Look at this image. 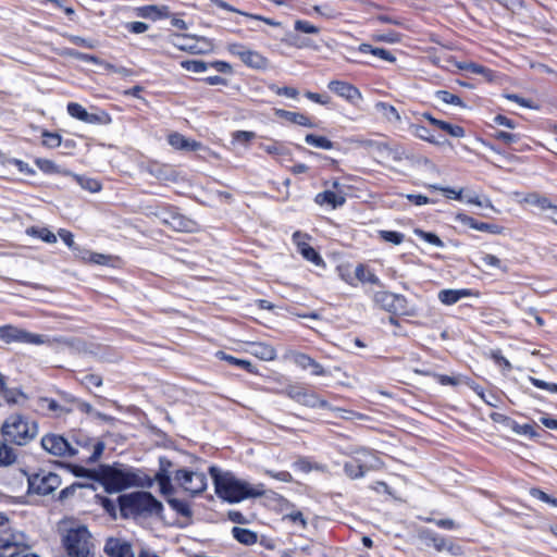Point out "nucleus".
I'll return each mask as SVG.
<instances>
[{
  "mask_svg": "<svg viewBox=\"0 0 557 557\" xmlns=\"http://www.w3.org/2000/svg\"><path fill=\"white\" fill-rule=\"evenodd\" d=\"M181 66L186 71L200 73L209 69V62H205L202 60H185L181 62Z\"/></svg>",
  "mask_w": 557,
  "mask_h": 557,
  "instance_id": "obj_55",
  "label": "nucleus"
},
{
  "mask_svg": "<svg viewBox=\"0 0 557 557\" xmlns=\"http://www.w3.org/2000/svg\"><path fill=\"white\" fill-rule=\"evenodd\" d=\"M35 164L38 169L45 174H61L63 173L58 164H55L52 160L36 158Z\"/></svg>",
  "mask_w": 557,
  "mask_h": 557,
  "instance_id": "obj_48",
  "label": "nucleus"
},
{
  "mask_svg": "<svg viewBox=\"0 0 557 557\" xmlns=\"http://www.w3.org/2000/svg\"><path fill=\"white\" fill-rule=\"evenodd\" d=\"M122 519L164 518L163 504L150 492L135 491L121 494L116 499Z\"/></svg>",
  "mask_w": 557,
  "mask_h": 557,
  "instance_id": "obj_3",
  "label": "nucleus"
},
{
  "mask_svg": "<svg viewBox=\"0 0 557 557\" xmlns=\"http://www.w3.org/2000/svg\"><path fill=\"white\" fill-rule=\"evenodd\" d=\"M150 480H153V483L157 482L159 484L160 494L166 497H172L175 493V488L172 484L171 474H165V471H157L154 478L150 476Z\"/></svg>",
  "mask_w": 557,
  "mask_h": 557,
  "instance_id": "obj_25",
  "label": "nucleus"
},
{
  "mask_svg": "<svg viewBox=\"0 0 557 557\" xmlns=\"http://www.w3.org/2000/svg\"><path fill=\"white\" fill-rule=\"evenodd\" d=\"M61 466L67 468L77 478H87L92 481H96V478H98V469H87L79 465H73V463H60Z\"/></svg>",
  "mask_w": 557,
  "mask_h": 557,
  "instance_id": "obj_40",
  "label": "nucleus"
},
{
  "mask_svg": "<svg viewBox=\"0 0 557 557\" xmlns=\"http://www.w3.org/2000/svg\"><path fill=\"white\" fill-rule=\"evenodd\" d=\"M40 445L45 451L55 457H75L78 449L69 438L55 433H47L41 437Z\"/></svg>",
  "mask_w": 557,
  "mask_h": 557,
  "instance_id": "obj_10",
  "label": "nucleus"
},
{
  "mask_svg": "<svg viewBox=\"0 0 557 557\" xmlns=\"http://www.w3.org/2000/svg\"><path fill=\"white\" fill-rule=\"evenodd\" d=\"M428 375H431L438 384L441 385H450V386H457L461 383L460 375L457 376H450L447 374H441L436 372H426Z\"/></svg>",
  "mask_w": 557,
  "mask_h": 557,
  "instance_id": "obj_54",
  "label": "nucleus"
},
{
  "mask_svg": "<svg viewBox=\"0 0 557 557\" xmlns=\"http://www.w3.org/2000/svg\"><path fill=\"white\" fill-rule=\"evenodd\" d=\"M375 109L388 122H398V121H400V115H399L397 109L394 106H392V104H389L387 102H384V101L376 102Z\"/></svg>",
  "mask_w": 557,
  "mask_h": 557,
  "instance_id": "obj_39",
  "label": "nucleus"
},
{
  "mask_svg": "<svg viewBox=\"0 0 557 557\" xmlns=\"http://www.w3.org/2000/svg\"><path fill=\"white\" fill-rule=\"evenodd\" d=\"M59 236L61 237V239L64 242V244L73 251V252H81V249L78 247V245L75 243L74 240V236L72 234V232L65 230V228H60L59 232H58Z\"/></svg>",
  "mask_w": 557,
  "mask_h": 557,
  "instance_id": "obj_64",
  "label": "nucleus"
},
{
  "mask_svg": "<svg viewBox=\"0 0 557 557\" xmlns=\"http://www.w3.org/2000/svg\"><path fill=\"white\" fill-rule=\"evenodd\" d=\"M358 50L362 53H371L372 55L379 57L380 59L387 62H395L396 58L393 53L384 48L373 47L370 44H361Z\"/></svg>",
  "mask_w": 557,
  "mask_h": 557,
  "instance_id": "obj_31",
  "label": "nucleus"
},
{
  "mask_svg": "<svg viewBox=\"0 0 557 557\" xmlns=\"http://www.w3.org/2000/svg\"><path fill=\"white\" fill-rule=\"evenodd\" d=\"M327 88L338 97L345 99L352 106H358L362 100V94L358 87L345 81L333 79L329 82Z\"/></svg>",
  "mask_w": 557,
  "mask_h": 557,
  "instance_id": "obj_14",
  "label": "nucleus"
},
{
  "mask_svg": "<svg viewBox=\"0 0 557 557\" xmlns=\"http://www.w3.org/2000/svg\"><path fill=\"white\" fill-rule=\"evenodd\" d=\"M370 469L371 466L367 465L360 456L352 457L344 463V472L350 479L362 478Z\"/></svg>",
  "mask_w": 557,
  "mask_h": 557,
  "instance_id": "obj_20",
  "label": "nucleus"
},
{
  "mask_svg": "<svg viewBox=\"0 0 557 557\" xmlns=\"http://www.w3.org/2000/svg\"><path fill=\"white\" fill-rule=\"evenodd\" d=\"M209 474L213 480L216 496L230 504L261 497L265 494L264 484L259 483L251 486L248 482L237 479L231 471L221 473L216 466L209 468Z\"/></svg>",
  "mask_w": 557,
  "mask_h": 557,
  "instance_id": "obj_2",
  "label": "nucleus"
},
{
  "mask_svg": "<svg viewBox=\"0 0 557 557\" xmlns=\"http://www.w3.org/2000/svg\"><path fill=\"white\" fill-rule=\"evenodd\" d=\"M433 126L455 138H461L466 135V129L462 126L443 120L433 122Z\"/></svg>",
  "mask_w": 557,
  "mask_h": 557,
  "instance_id": "obj_35",
  "label": "nucleus"
},
{
  "mask_svg": "<svg viewBox=\"0 0 557 557\" xmlns=\"http://www.w3.org/2000/svg\"><path fill=\"white\" fill-rule=\"evenodd\" d=\"M41 403L47 404L48 410L55 412L58 417L61 414H67L73 411V408H66V406L60 405L55 399L49 397H42Z\"/></svg>",
  "mask_w": 557,
  "mask_h": 557,
  "instance_id": "obj_53",
  "label": "nucleus"
},
{
  "mask_svg": "<svg viewBox=\"0 0 557 557\" xmlns=\"http://www.w3.org/2000/svg\"><path fill=\"white\" fill-rule=\"evenodd\" d=\"M529 494L543 503L548 504L550 507L557 508V497L552 496L544 491H542L540 487H531L529 490Z\"/></svg>",
  "mask_w": 557,
  "mask_h": 557,
  "instance_id": "obj_51",
  "label": "nucleus"
},
{
  "mask_svg": "<svg viewBox=\"0 0 557 557\" xmlns=\"http://www.w3.org/2000/svg\"><path fill=\"white\" fill-rule=\"evenodd\" d=\"M377 236L381 240L393 245H400L405 240V234L397 231L380 230Z\"/></svg>",
  "mask_w": 557,
  "mask_h": 557,
  "instance_id": "obj_47",
  "label": "nucleus"
},
{
  "mask_svg": "<svg viewBox=\"0 0 557 557\" xmlns=\"http://www.w3.org/2000/svg\"><path fill=\"white\" fill-rule=\"evenodd\" d=\"M294 28L297 32L306 33V34H314L318 35L320 33V28L309 21L306 20H296L294 23Z\"/></svg>",
  "mask_w": 557,
  "mask_h": 557,
  "instance_id": "obj_60",
  "label": "nucleus"
},
{
  "mask_svg": "<svg viewBox=\"0 0 557 557\" xmlns=\"http://www.w3.org/2000/svg\"><path fill=\"white\" fill-rule=\"evenodd\" d=\"M314 202L321 207L325 206L334 210L345 205L346 197L333 190H324L315 195Z\"/></svg>",
  "mask_w": 557,
  "mask_h": 557,
  "instance_id": "obj_19",
  "label": "nucleus"
},
{
  "mask_svg": "<svg viewBox=\"0 0 557 557\" xmlns=\"http://www.w3.org/2000/svg\"><path fill=\"white\" fill-rule=\"evenodd\" d=\"M307 389L308 388L305 385H300V384L287 385L285 388V394L290 399H293L299 404Z\"/></svg>",
  "mask_w": 557,
  "mask_h": 557,
  "instance_id": "obj_59",
  "label": "nucleus"
},
{
  "mask_svg": "<svg viewBox=\"0 0 557 557\" xmlns=\"http://www.w3.org/2000/svg\"><path fill=\"white\" fill-rule=\"evenodd\" d=\"M28 493L46 496L61 484V478L54 472L34 473L28 476Z\"/></svg>",
  "mask_w": 557,
  "mask_h": 557,
  "instance_id": "obj_12",
  "label": "nucleus"
},
{
  "mask_svg": "<svg viewBox=\"0 0 557 557\" xmlns=\"http://www.w3.org/2000/svg\"><path fill=\"white\" fill-rule=\"evenodd\" d=\"M476 231L493 234V235H499L504 232V226L495 223H486L478 221L475 228Z\"/></svg>",
  "mask_w": 557,
  "mask_h": 557,
  "instance_id": "obj_61",
  "label": "nucleus"
},
{
  "mask_svg": "<svg viewBox=\"0 0 557 557\" xmlns=\"http://www.w3.org/2000/svg\"><path fill=\"white\" fill-rule=\"evenodd\" d=\"M511 431L518 435H524L532 440L540 437L542 433H546V431L541 428H539L537 431L532 424H519L516 420Z\"/></svg>",
  "mask_w": 557,
  "mask_h": 557,
  "instance_id": "obj_37",
  "label": "nucleus"
},
{
  "mask_svg": "<svg viewBox=\"0 0 557 557\" xmlns=\"http://www.w3.org/2000/svg\"><path fill=\"white\" fill-rule=\"evenodd\" d=\"M66 111L71 117L84 123L86 122L87 115L89 113L82 104L77 102H69L66 106Z\"/></svg>",
  "mask_w": 557,
  "mask_h": 557,
  "instance_id": "obj_50",
  "label": "nucleus"
},
{
  "mask_svg": "<svg viewBox=\"0 0 557 557\" xmlns=\"http://www.w3.org/2000/svg\"><path fill=\"white\" fill-rule=\"evenodd\" d=\"M154 215L163 225L176 232L191 233L197 230L196 221L181 213L176 206L170 203L158 206Z\"/></svg>",
  "mask_w": 557,
  "mask_h": 557,
  "instance_id": "obj_6",
  "label": "nucleus"
},
{
  "mask_svg": "<svg viewBox=\"0 0 557 557\" xmlns=\"http://www.w3.org/2000/svg\"><path fill=\"white\" fill-rule=\"evenodd\" d=\"M26 233L30 236L38 237L48 244H54L57 242V236L47 227L32 226L27 228Z\"/></svg>",
  "mask_w": 557,
  "mask_h": 557,
  "instance_id": "obj_42",
  "label": "nucleus"
},
{
  "mask_svg": "<svg viewBox=\"0 0 557 557\" xmlns=\"http://www.w3.org/2000/svg\"><path fill=\"white\" fill-rule=\"evenodd\" d=\"M174 480L190 497L203 493L208 485L207 475L203 472L191 471L187 468L176 470Z\"/></svg>",
  "mask_w": 557,
  "mask_h": 557,
  "instance_id": "obj_8",
  "label": "nucleus"
},
{
  "mask_svg": "<svg viewBox=\"0 0 557 557\" xmlns=\"http://www.w3.org/2000/svg\"><path fill=\"white\" fill-rule=\"evenodd\" d=\"M275 114L280 119H283L285 121H288L290 123H294V124H297L300 126H305V127H313L314 126V124L312 123L310 117L304 113L287 111L284 109H277V110H275Z\"/></svg>",
  "mask_w": 557,
  "mask_h": 557,
  "instance_id": "obj_24",
  "label": "nucleus"
},
{
  "mask_svg": "<svg viewBox=\"0 0 557 557\" xmlns=\"http://www.w3.org/2000/svg\"><path fill=\"white\" fill-rule=\"evenodd\" d=\"M11 537H14L11 535ZM22 549L18 543L13 539H0V557H16Z\"/></svg>",
  "mask_w": 557,
  "mask_h": 557,
  "instance_id": "obj_34",
  "label": "nucleus"
},
{
  "mask_svg": "<svg viewBox=\"0 0 557 557\" xmlns=\"http://www.w3.org/2000/svg\"><path fill=\"white\" fill-rule=\"evenodd\" d=\"M97 503L102 506L104 511L112 518L116 519V506L112 499L107 496L96 495Z\"/></svg>",
  "mask_w": 557,
  "mask_h": 557,
  "instance_id": "obj_58",
  "label": "nucleus"
},
{
  "mask_svg": "<svg viewBox=\"0 0 557 557\" xmlns=\"http://www.w3.org/2000/svg\"><path fill=\"white\" fill-rule=\"evenodd\" d=\"M0 432L5 442L25 446L38 434V424L27 416L12 413L3 421Z\"/></svg>",
  "mask_w": 557,
  "mask_h": 557,
  "instance_id": "obj_4",
  "label": "nucleus"
},
{
  "mask_svg": "<svg viewBox=\"0 0 557 557\" xmlns=\"http://www.w3.org/2000/svg\"><path fill=\"white\" fill-rule=\"evenodd\" d=\"M298 252L307 260L318 267H324L325 262L321 255L308 243H298Z\"/></svg>",
  "mask_w": 557,
  "mask_h": 557,
  "instance_id": "obj_28",
  "label": "nucleus"
},
{
  "mask_svg": "<svg viewBox=\"0 0 557 557\" xmlns=\"http://www.w3.org/2000/svg\"><path fill=\"white\" fill-rule=\"evenodd\" d=\"M62 137L58 133L45 131L42 133V145L48 148H57L61 145Z\"/></svg>",
  "mask_w": 557,
  "mask_h": 557,
  "instance_id": "obj_63",
  "label": "nucleus"
},
{
  "mask_svg": "<svg viewBox=\"0 0 557 557\" xmlns=\"http://www.w3.org/2000/svg\"><path fill=\"white\" fill-rule=\"evenodd\" d=\"M227 51L240 59V61L251 69H265L268 59L260 52L248 49L245 45L233 42L227 45Z\"/></svg>",
  "mask_w": 557,
  "mask_h": 557,
  "instance_id": "obj_13",
  "label": "nucleus"
},
{
  "mask_svg": "<svg viewBox=\"0 0 557 557\" xmlns=\"http://www.w3.org/2000/svg\"><path fill=\"white\" fill-rule=\"evenodd\" d=\"M104 552L110 557H135L131 543L120 539H109Z\"/></svg>",
  "mask_w": 557,
  "mask_h": 557,
  "instance_id": "obj_17",
  "label": "nucleus"
},
{
  "mask_svg": "<svg viewBox=\"0 0 557 557\" xmlns=\"http://www.w3.org/2000/svg\"><path fill=\"white\" fill-rule=\"evenodd\" d=\"M305 141L310 146L326 150L333 149L336 146V143L332 141L327 137L315 134H307Z\"/></svg>",
  "mask_w": 557,
  "mask_h": 557,
  "instance_id": "obj_38",
  "label": "nucleus"
},
{
  "mask_svg": "<svg viewBox=\"0 0 557 557\" xmlns=\"http://www.w3.org/2000/svg\"><path fill=\"white\" fill-rule=\"evenodd\" d=\"M166 503L177 515L187 519L193 517V510L190 504L187 500L178 499L175 497H166Z\"/></svg>",
  "mask_w": 557,
  "mask_h": 557,
  "instance_id": "obj_32",
  "label": "nucleus"
},
{
  "mask_svg": "<svg viewBox=\"0 0 557 557\" xmlns=\"http://www.w3.org/2000/svg\"><path fill=\"white\" fill-rule=\"evenodd\" d=\"M474 295L475 293L470 288L443 289L438 293V299L442 304L451 306L465 297H471Z\"/></svg>",
  "mask_w": 557,
  "mask_h": 557,
  "instance_id": "obj_22",
  "label": "nucleus"
},
{
  "mask_svg": "<svg viewBox=\"0 0 557 557\" xmlns=\"http://www.w3.org/2000/svg\"><path fill=\"white\" fill-rule=\"evenodd\" d=\"M0 341L5 344L26 343L33 345H42L46 343L44 335L30 333L12 324L0 326Z\"/></svg>",
  "mask_w": 557,
  "mask_h": 557,
  "instance_id": "obj_11",
  "label": "nucleus"
},
{
  "mask_svg": "<svg viewBox=\"0 0 557 557\" xmlns=\"http://www.w3.org/2000/svg\"><path fill=\"white\" fill-rule=\"evenodd\" d=\"M372 300L384 311L401 317H413L414 310L409 307L408 299L401 294L379 290L372 294Z\"/></svg>",
  "mask_w": 557,
  "mask_h": 557,
  "instance_id": "obj_7",
  "label": "nucleus"
},
{
  "mask_svg": "<svg viewBox=\"0 0 557 557\" xmlns=\"http://www.w3.org/2000/svg\"><path fill=\"white\" fill-rule=\"evenodd\" d=\"M0 395L8 404H16L17 397H25V394L18 388H9L7 386V377L3 375V385H0Z\"/></svg>",
  "mask_w": 557,
  "mask_h": 557,
  "instance_id": "obj_43",
  "label": "nucleus"
},
{
  "mask_svg": "<svg viewBox=\"0 0 557 557\" xmlns=\"http://www.w3.org/2000/svg\"><path fill=\"white\" fill-rule=\"evenodd\" d=\"M434 96L436 99L441 100L444 103L457 106L460 108L467 107L466 103L463 102V100L459 96L454 95V94L449 92L448 90H436Z\"/></svg>",
  "mask_w": 557,
  "mask_h": 557,
  "instance_id": "obj_45",
  "label": "nucleus"
},
{
  "mask_svg": "<svg viewBox=\"0 0 557 557\" xmlns=\"http://www.w3.org/2000/svg\"><path fill=\"white\" fill-rule=\"evenodd\" d=\"M356 282L361 284H371L377 287H384L381 278L366 263H358L355 269Z\"/></svg>",
  "mask_w": 557,
  "mask_h": 557,
  "instance_id": "obj_21",
  "label": "nucleus"
},
{
  "mask_svg": "<svg viewBox=\"0 0 557 557\" xmlns=\"http://www.w3.org/2000/svg\"><path fill=\"white\" fill-rule=\"evenodd\" d=\"M168 143L176 150L197 151L201 148V143L189 139L178 132H173L168 136Z\"/></svg>",
  "mask_w": 557,
  "mask_h": 557,
  "instance_id": "obj_18",
  "label": "nucleus"
},
{
  "mask_svg": "<svg viewBox=\"0 0 557 557\" xmlns=\"http://www.w3.org/2000/svg\"><path fill=\"white\" fill-rule=\"evenodd\" d=\"M96 482L100 483L109 494L119 493L129 487L149 488L153 485V480H150V476L143 470L127 467L121 462L100 465Z\"/></svg>",
  "mask_w": 557,
  "mask_h": 557,
  "instance_id": "obj_1",
  "label": "nucleus"
},
{
  "mask_svg": "<svg viewBox=\"0 0 557 557\" xmlns=\"http://www.w3.org/2000/svg\"><path fill=\"white\" fill-rule=\"evenodd\" d=\"M491 137L507 146L517 144L521 139V136L519 134L508 133L500 129H495V132L491 134Z\"/></svg>",
  "mask_w": 557,
  "mask_h": 557,
  "instance_id": "obj_46",
  "label": "nucleus"
},
{
  "mask_svg": "<svg viewBox=\"0 0 557 557\" xmlns=\"http://www.w3.org/2000/svg\"><path fill=\"white\" fill-rule=\"evenodd\" d=\"M411 133L419 139L428 141L430 144L438 145L440 141L435 138L431 129L420 123H413L410 126Z\"/></svg>",
  "mask_w": 557,
  "mask_h": 557,
  "instance_id": "obj_36",
  "label": "nucleus"
},
{
  "mask_svg": "<svg viewBox=\"0 0 557 557\" xmlns=\"http://www.w3.org/2000/svg\"><path fill=\"white\" fill-rule=\"evenodd\" d=\"M304 406L310 408L329 409L330 403L326 399L321 398L315 392L307 389L301 398L300 403Z\"/></svg>",
  "mask_w": 557,
  "mask_h": 557,
  "instance_id": "obj_29",
  "label": "nucleus"
},
{
  "mask_svg": "<svg viewBox=\"0 0 557 557\" xmlns=\"http://www.w3.org/2000/svg\"><path fill=\"white\" fill-rule=\"evenodd\" d=\"M69 441L71 444L78 449V447L83 449L92 448V453L86 457L82 458V461L86 463H95L97 462L104 450V443L99 440H95L90 437L87 433L82 430H73L70 432Z\"/></svg>",
  "mask_w": 557,
  "mask_h": 557,
  "instance_id": "obj_9",
  "label": "nucleus"
},
{
  "mask_svg": "<svg viewBox=\"0 0 557 557\" xmlns=\"http://www.w3.org/2000/svg\"><path fill=\"white\" fill-rule=\"evenodd\" d=\"M65 53H66V55L71 57L75 60H78V61L88 62V63H92V64L100 63V60L97 55L84 53V52H81L75 49H67Z\"/></svg>",
  "mask_w": 557,
  "mask_h": 557,
  "instance_id": "obj_56",
  "label": "nucleus"
},
{
  "mask_svg": "<svg viewBox=\"0 0 557 557\" xmlns=\"http://www.w3.org/2000/svg\"><path fill=\"white\" fill-rule=\"evenodd\" d=\"M422 537L425 540L428 546L432 545L433 548L438 553L447 550L454 556L460 553V546L456 545L451 541H448L445 536L440 535L433 531H423Z\"/></svg>",
  "mask_w": 557,
  "mask_h": 557,
  "instance_id": "obj_15",
  "label": "nucleus"
},
{
  "mask_svg": "<svg viewBox=\"0 0 557 557\" xmlns=\"http://www.w3.org/2000/svg\"><path fill=\"white\" fill-rule=\"evenodd\" d=\"M62 546L69 557H94L91 534L86 525L70 528L62 537Z\"/></svg>",
  "mask_w": 557,
  "mask_h": 557,
  "instance_id": "obj_5",
  "label": "nucleus"
},
{
  "mask_svg": "<svg viewBox=\"0 0 557 557\" xmlns=\"http://www.w3.org/2000/svg\"><path fill=\"white\" fill-rule=\"evenodd\" d=\"M233 537L243 545H253L258 541V534L249 529L234 527L232 529Z\"/></svg>",
  "mask_w": 557,
  "mask_h": 557,
  "instance_id": "obj_30",
  "label": "nucleus"
},
{
  "mask_svg": "<svg viewBox=\"0 0 557 557\" xmlns=\"http://www.w3.org/2000/svg\"><path fill=\"white\" fill-rule=\"evenodd\" d=\"M9 444L0 440V467H9L16 462L17 455Z\"/></svg>",
  "mask_w": 557,
  "mask_h": 557,
  "instance_id": "obj_33",
  "label": "nucleus"
},
{
  "mask_svg": "<svg viewBox=\"0 0 557 557\" xmlns=\"http://www.w3.org/2000/svg\"><path fill=\"white\" fill-rule=\"evenodd\" d=\"M524 201L532 206L539 207L542 210L554 208L550 200L546 196L539 193H530L525 196Z\"/></svg>",
  "mask_w": 557,
  "mask_h": 557,
  "instance_id": "obj_44",
  "label": "nucleus"
},
{
  "mask_svg": "<svg viewBox=\"0 0 557 557\" xmlns=\"http://www.w3.org/2000/svg\"><path fill=\"white\" fill-rule=\"evenodd\" d=\"M83 487H92L94 488V485L85 484V483H81V482H74L71 485H69L60 491L58 500L63 502V500L67 499L69 497H71L75 494L77 488H83Z\"/></svg>",
  "mask_w": 557,
  "mask_h": 557,
  "instance_id": "obj_57",
  "label": "nucleus"
},
{
  "mask_svg": "<svg viewBox=\"0 0 557 557\" xmlns=\"http://www.w3.org/2000/svg\"><path fill=\"white\" fill-rule=\"evenodd\" d=\"M290 360L302 370H311L312 375L324 376L327 374V371L324 367L311 358L309 355L301 351H292Z\"/></svg>",
  "mask_w": 557,
  "mask_h": 557,
  "instance_id": "obj_16",
  "label": "nucleus"
},
{
  "mask_svg": "<svg viewBox=\"0 0 557 557\" xmlns=\"http://www.w3.org/2000/svg\"><path fill=\"white\" fill-rule=\"evenodd\" d=\"M111 122V115L104 110H99L97 113H88L85 123L96 125H108Z\"/></svg>",
  "mask_w": 557,
  "mask_h": 557,
  "instance_id": "obj_49",
  "label": "nucleus"
},
{
  "mask_svg": "<svg viewBox=\"0 0 557 557\" xmlns=\"http://www.w3.org/2000/svg\"><path fill=\"white\" fill-rule=\"evenodd\" d=\"M137 15L144 18H151L153 21L165 18L170 16L169 7L166 5H144L137 9Z\"/></svg>",
  "mask_w": 557,
  "mask_h": 557,
  "instance_id": "obj_23",
  "label": "nucleus"
},
{
  "mask_svg": "<svg viewBox=\"0 0 557 557\" xmlns=\"http://www.w3.org/2000/svg\"><path fill=\"white\" fill-rule=\"evenodd\" d=\"M83 260H86L90 263L99 264V265H111L114 257L111 255H104L99 252H91L88 250L84 251L82 256Z\"/></svg>",
  "mask_w": 557,
  "mask_h": 557,
  "instance_id": "obj_41",
  "label": "nucleus"
},
{
  "mask_svg": "<svg viewBox=\"0 0 557 557\" xmlns=\"http://www.w3.org/2000/svg\"><path fill=\"white\" fill-rule=\"evenodd\" d=\"M215 356L218 359L226 361L231 366L242 368L250 374H253L257 372L255 366L249 360L236 358V357L228 355L222 350H219L215 354Z\"/></svg>",
  "mask_w": 557,
  "mask_h": 557,
  "instance_id": "obj_26",
  "label": "nucleus"
},
{
  "mask_svg": "<svg viewBox=\"0 0 557 557\" xmlns=\"http://www.w3.org/2000/svg\"><path fill=\"white\" fill-rule=\"evenodd\" d=\"M413 233L419 238L423 239L424 242H426V243H429L431 245H434V246L440 247V248H443L445 246L444 242L435 233L426 232V231L421 230V228H414Z\"/></svg>",
  "mask_w": 557,
  "mask_h": 557,
  "instance_id": "obj_52",
  "label": "nucleus"
},
{
  "mask_svg": "<svg viewBox=\"0 0 557 557\" xmlns=\"http://www.w3.org/2000/svg\"><path fill=\"white\" fill-rule=\"evenodd\" d=\"M65 175H71L73 180L85 190L90 193H98L101 190V183L92 177H88L86 175L74 174L69 171L64 172Z\"/></svg>",
  "mask_w": 557,
  "mask_h": 557,
  "instance_id": "obj_27",
  "label": "nucleus"
},
{
  "mask_svg": "<svg viewBox=\"0 0 557 557\" xmlns=\"http://www.w3.org/2000/svg\"><path fill=\"white\" fill-rule=\"evenodd\" d=\"M5 163H9V164H13L15 165L20 172L26 174V175H29V176H33L36 174L35 170L33 168H30L28 165V163L20 160V159H16V158H7L4 156V164Z\"/></svg>",
  "mask_w": 557,
  "mask_h": 557,
  "instance_id": "obj_62",
  "label": "nucleus"
}]
</instances>
